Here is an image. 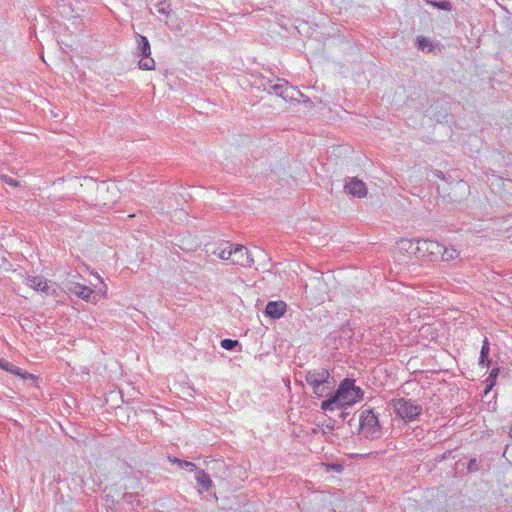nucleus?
<instances>
[{
	"mask_svg": "<svg viewBox=\"0 0 512 512\" xmlns=\"http://www.w3.org/2000/svg\"><path fill=\"white\" fill-rule=\"evenodd\" d=\"M362 396L363 391L355 385L354 380L345 379L335 394L321 403V409L324 411L342 409L355 404Z\"/></svg>",
	"mask_w": 512,
	"mask_h": 512,
	"instance_id": "f257e3e1",
	"label": "nucleus"
},
{
	"mask_svg": "<svg viewBox=\"0 0 512 512\" xmlns=\"http://www.w3.org/2000/svg\"><path fill=\"white\" fill-rule=\"evenodd\" d=\"M360 434L367 439H378L382 429L372 409H363L359 416Z\"/></svg>",
	"mask_w": 512,
	"mask_h": 512,
	"instance_id": "f03ea898",
	"label": "nucleus"
},
{
	"mask_svg": "<svg viewBox=\"0 0 512 512\" xmlns=\"http://www.w3.org/2000/svg\"><path fill=\"white\" fill-rule=\"evenodd\" d=\"M390 405L395 414L405 422L415 421L422 412V406L412 399H393Z\"/></svg>",
	"mask_w": 512,
	"mask_h": 512,
	"instance_id": "7ed1b4c3",
	"label": "nucleus"
},
{
	"mask_svg": "<svg viewBox=\"0 0 512 512\" xmlns=\"http://www.w3.org/2000/svg\"><path fill=\"white\" fill-rule=\"evenodd\" d=\"M264 90H267L269 93L273 92L284 100L297 101L299 97L303 96L298 89L291 86L288 81L284 79H277L276 81L268 80L266 84H264Z\"/></svg>",
	"mask_w": 512,
	"mask_h": 512,
	"instance_id": "20e7f679",
	"label": "nucleus"
},
{
	"mask_svg": "<svg viewBox=\"0 0 512 512\" xmlns=\"http://www.w3.org/2000/svg\"><path fill=\"white\" fill-rule=\"evenodd\" d=\"M231 261L233 264L241 267H251L254 264L252 253L247 247L239 244L234 245Z\"/></svg>",
	"mask_w": 512,
	"mask_h": 512,
	"instance_id": "39448f33",
	"label": "nucleus"
},
{
	"mask_svg": "<svg viewBox=\"0 0 512 512\" xmlns=\"http://www.w3.org/2000/svg\"><path fill=\"white\" fill-rule=\"evenodd\" d=\"M443 245L432 240H420V256L431 260L439 259Z\"/></svg>",
	"mask_w": 512,
	"mask_h": 512,
	"instance_id": "423d86ee",
	"label": "nucleus"
},
{
	"mask_svg": "<svg viewBox=\"0 0 512 512\" xmlns=\"http://www.w3.org/2000/svg\"><path fill=\"white\" fill-rule=\"evenodd\" d=\"M305 379L311 388H314L323 383H328V380H331L332 378L328 370L319 368L308 371Z\"/></svg>",
	"mask_w": 512,
	"mask_h": 512,
	"instance_id": "0eeeda50",
	"label": "nucleus"
},
{
	"mask_svg": "<svg viewBox=\"0 0 512 512\" xmlns=\"http://www.w3.org/2000/svg\"><path fill=\"white\" fill-rule=\"evenodd\" d=\"M25 283L30 288L36 291H41L46 295H52L56 292V289H51L46 279L42 276H27Z\"/></svg>",
	"mask_w": 512,
	"mask_h": 512,
	"instance_id": "6e6552de",
	"label": "nucleus"
},
{
	"mask_svg": "<svg viewBox=\"0 0 512 512\" xmlns=\"http://www.w3.org/2000/svg\"><path fill=\"white\" fill-rule=\"evenodd\" d=\"M345 191L358 198H363L367 195V187L365 183L357 178H351L346 184H345Z\"/></svg>",
	"mask_w": 512,
	"mask_h": 512,
	"instance_id": "1a4fd4ad",
	"label": "nucleus"
},
{
	"mask_svg": "<svg viewBox=\"0 0 512 512\" xmlns=\"http://www.w3.org/2000/svg\"><path fill=\"white\" fill-rule=\"evenodd\" d=\"M286 309L287 305L284 301H270L266 305L265 313L273 319H279L285 314Z\"/></svg>",
	"mask_w": 512,
	"mask_h": 512,
	"instance_id": "9d476101",
	"label": "nucleus"
},
{
	"mask_svg": "<svg viewBox=\"0 0 512 512\" xmlns=\"http://www.w3.org/2000/svg\"><path fill=\"white\" fill-rule=\"evenodd\" d=\"M398 249L402 253L420 256V240L401 239L398 242Z\"/></svg>",
	"mask_w": 512,
	"mask_h": 512,
	"instance_id": "9b49d317",
	"label": "nucleus"
},
{
	"mask_svg": "<svg viewBox=\"0 0 512 512\" xmlns=\"http://www.w3.org/2000/svg\"><path fill=\"white\" fill-rule=\"evenodd\" d=\"M235 244H230L228 242L220 244L215 250L212 252L213 255L222 259V260H231L233 255Z\"/></svg>",
	"mask_w": 512,
	"mask_h": 512,
	"instance_id": "f8f14e48",
	"label": "nucleus"
},
{
	"mask_svg": "<svg viewBox=\"0 0 512 512\" xmlns=\"http://www.w3.org/2000/svg\"><path fill=\"white\" fill-rule=\"evenodd\" d=\"M335 387V381L333 379L328 380V383H323L317 387L312 388L313 393L318 397L332 396V392Z\"/></svg>",
	"mask_w": 512,
	"mask_h": 512,
	"instance_id": "ddd939ff",
	"label": "nucleus"
},
{
	"mask_svg": "<svg viewBox=\"0 0 512 512\" xmlns=\"http://www.w3.org/2000/svg\"><path fill=\"white\" fill-rule=\"evenodd\" d=\"M70 291L76 294L78 297H80L83 300L89 301L90 296L93 293V290L85 285H81L79 283H74L70 287Z\"/></svg>",
	"mask_w": 512,
	"mask_h": 512,
	"instance_id": "4468645a",
	"label": "nucleus"
},
{
	"mask_svg": "<svg viewBox=\"0 0 512 512\" xmlns=\"http://www.w3.org/2000/svg\"><path fill=\"white\" fill-rule=\"evenodd\" d=\"M137 39H138L137 49L139 51V54L142 57L150 56L151 48H150V43H149L148 39L145 36H142L139 34L137 35Z\"/></svg>",
	"mask_w": 512,
	"mask_h": 512,
	"instance_id": "2eb2a0df",
	"label": "nucleus"
},
{
	"mask_svg": "<svg viewBox=\"0 0 512 512\" xmlns=\"http://www.w3.org/2000/svg\"><path fill=\"white\" fill-rule=\"evenodd\" d=\"M196 481L198 486L201 487L203 490H208L212 485V480L210 479V476L203 470L197 472Z\"/></svg>",
	"mask_w": 512,
	"mask_h": 512,
	"instance_id": "dca6fc26",
	"label": "nucleus"
},
{
	"mask_svg": "<svg viewBox=\"0 0 512 512\" xmlns=\"http://www.w3.org/2000/svg\"><path fill=\"white\" fill-rule=\"evenodd\" d=\"M459 256V252L453 247H442L439 258L443 261H451Z\"/></svg>",
	"mask_w": 512,
	"mask_h": 512,
	"instance_id": "f3484780",
	"label": "nucleus"
},
{
	"mask_svg": "<svg viewBox=\"0 0 512 512\" xmlns=\"http://www.w3.org/2000/svg\"><path fill=\"white\" fill-rule=\"evenodd\" d=\"M488 354H489V343H488L487 339H485L484 343L482 345V348H481V352H480V361H479L480 365L488 366V364H489Z\"/></svg>",
	"mask_w": 512,
	"mask_h": 512,
	"instance_id": "a211bd4d",
	"label": "nucleus"
},
{
	"mask_svg": "<svg viewBox=\"0 0 512 512\" xmlns=\"http://www.w3.org/2000/svg\"><path fill=\"white\" fill-rule=\"evenodd\" d=\"M168 459L171 462L178 464L179 467L182 468V469H187L189 471L196 470V465L194 463H192V462L181 460V459H178L176 457H168Z\"/></svg>",
	"mask_w": 512,
	"mask_h": 512,
	"instance_id": "6ab92c4d",
	"label": "nucleus"
},
{
	"mask_svg": "<svg viewBox=\"0 0 512 512\" xmlns=\"http://www.w3.org/2000/svg\"><path fill=\"white\" fill-rule=\"evenodd\" d=\"M0 368L12 374H20V368L5 359H0Z\"/></svg>",
	"mask_w": 512,
	"mask_h": 512,
	"instance_id": "aec40b11",
	"label": "nucleus"
},
{
	"mask_svg": "<svg viewBox=\"0 0 512 512\" xmlns=\"http://www.w3.org/2000/svg\"><path fill=\"white\" fill-rule=\"evenodd\" d=\"M139 68L143 70H153L155 68V61L153 58L146 56L139 61Z\"/></svg>",
	"mask_w": 512,
	"mask_h": 512,
	"instance_id": "412c9836",
	"label": "nucleus"
},
{
	"mask_svg": "<svg viewBox=\"0 0 512 512\" xmlns=\"http://www.w3.org/2000/svg\"><path fill=\"white\" fill-rule=\"evenodd\" d=\"M429 4H431L434 8H437V9H441V10H446V11H451L452 10V5L449 1L447 0H442V1H427Z\"/></svg>",
	"mask_w": 512,
	"mask_h": 512,
	"instance_id": "4be33fe9",
	"label": "nucleus"
},
{
	"mask_svg": "<svg viewBox=\"0 0 512 512\" xmlns=\"http://www.w3.org/2000/svg\"><path fill=\"white\" fill-rule=\"evenodd\" d=\"M15 375L21 377L24 381H31L32 383H36L38 381V377L36 375L23 371L22 369H20V374Z\"/></svg>",
	"mask_w": 512,
	"mask_h": 512,
	"instance_id": "5701e85b",
	"label": "nucleus"
},
{
	"mask_svg": "<svg viewBox=\"0 0 512 512\" xmlns=\"http://www.w3.org/2000/svg\"><path fill=\"white\" fill-rule=\"evenodd\" d=\"M220 345L223 349L233 350L238 345V341L232 339H223L220 342Z\"/></svg>",
	"mask_w": 512,
	"mask_h": 512,
	"instance_id": "b1692460",
	"label": "nucleus"
},
{
	"mask_svg": "<svg viewBox=\"0 0 512 512\" xmlns=\"http://www.w3.org/2000/svg\"><path fill=\"white\" fill-rule=\"evenodd\" d=\"M155 8L159 14L168 15L170 12V5L166 2H160L155 5Z\"/></svg>",
	"mask_w": 512,
	"mask_h": 512,
	"instance_id": "393cba45",
	"label": "nucleus"
},
{
	"mask_svg": "<svg viewBox=\"0 0 512 512\" xmlns=\"http://www.w3.org/2000/svg\"><path fill=\"white\" fill-rule=\"evenodd\" d=\"M467 469L469 472H476L479 470V464L476 459H471L468 463Z\"/></svg>",
	"mask_w": 512,
	"mask_h": 512,
	"instance_id": "a878e982",
	"label": "nucleus"
},
{
	"mask_svg": "<svg viewBox=\"0 0 512 512\" xmlns=\"http://www.w3.org/2000/svg\"><path fill=\"white\" fill-rule=\"evenodd\" d=\"M3 181L11 186H17V181L15 179H13L12 177L10 176H3L2 177Z\"/></svg>",
	"mask_w": 512,
	"mask_h": 512,
	"instance_id": "bb28decb",
	"label": "nucleus"
},
{
	"mask_svg": "<svg viewBox=\"0 0 512 512\" xmlns=\"http://www.w3.org/2000/svg\"><path fill=\"white\" fill-rule=\"evenodd\" d=\"M497 375V370L493 369L488 377V380H491L494 379ZM492 387V382L487 386L486 390H485V393H487Z\"/></svg>",
	"mask_w": 512,
	"mask_h": 512,
	"instance_id": "cd10ccee",
	"label": "nucleus"
},
{
	"mask_svg": "<svg viewBox=\"0 0 512 512\" xmlns=\"http://www.w3.org/2000/svg\"><path fill=\"white\" fill-rule=\"evenodd\" d=\"M124 499H125V501H127L131 504H134V501L136 500V496L133 494H125Z\"/></svg>",
	"mask_w": 512,
	"mask_h": 512,
	"instance_id": "c85d7f7f",
	"label": "nucleus"
},
{
	"mask_svg": "<svg viewBox=\"0 0 512 512\" xmlns=\"http://www.w3.org/2000/svg\"><path fill=\"white\" fill-rule=\"evenodd\" d=\"M428 45V41L425 38H418V46L421 49H424Z\"/></svg>",
	"mask_w": 512,
	"mask_h": 512,
	"instance_id": "c756f323",
	"label": "nucleus"
},
{
	"mask_svg": "<svg viewBox=\"0 0 512 512\" xmlns=\"http://www.w3.org/2000/svg\"><path fill=\"white\" fill-rule=\"evenodd\" d=\"M510 436L512 437V425H511V428H510V432H509Z\"/></svg>",
	"mask_w": 512,
	"mask_h": 512,
	"instance_id": "7c9ffc66",
	"label": "nucleus"
}]
</instances>
